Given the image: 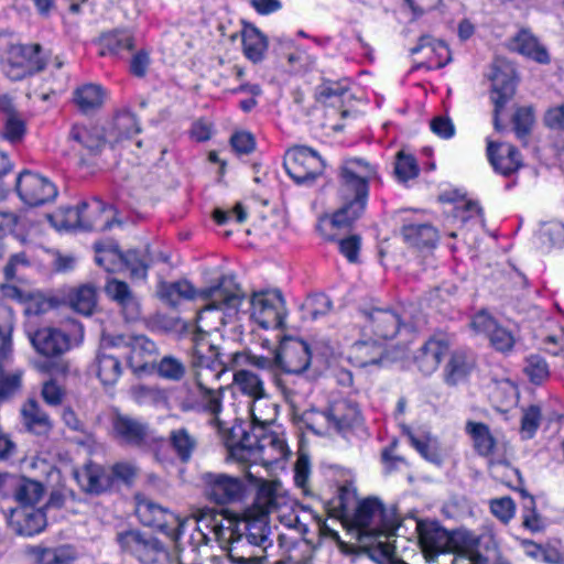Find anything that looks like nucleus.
Masks as SVG:
<instances>
[{
  "mask_svg": "<svg viewBox=\"0 0 564 564\" xmlns=\"http://www.w3.org/2000/svg\"><path fill=\"white\" fill-rule=\"evenodd\" d=\"M227 556L234 564H264L267 550L231 531Z\"/></svg>",
  "mask_w": 564,
  "mask_h": 564,
  "instance_id": "16",
  "label": "nucleus"
},
{
  "mask_svg": "<svg viewBox=\"0 0 564 564\" xmlns=\"http://www.w3.org/2000/svg\"><path fill=\"white\" fill-rule=\"evenodd\" d=\"M167 440L172 451L183 464L192 459L198 445L197 437L186 427L172 430Z\"/></svg>",
  "mask_w": 564,
  "mask_h": 564,
  "instance_id": "28",
  "label": "nucleus"
},
{
  "mask_svg": "<svg viewBox=\"0 0 564 564\" xmlns=\"http://www.w3.org/2000/svg\"><path fill=\"white\" fill-rule=\"evenodd\" d=\"M205 332L197 327L192 338L191 365L195 371L197 384L210 379L218 380L227 370L226 362L223 360L218 348L205 341Z\"/></svg>",
  "mask_w": 564,
  "mask_h": 564,
  "instance_id": "6",
  "label": "nucleus"
},
{
  "mask_svg": "<svg viewBox=\"0 0 564 564\" xmlns=\"http://www.w3.org/2000/svg\"><path fill=\"white\" fill-rule=\"evenodd\" d=\"M474 361L465 352L455 351L446 365L445 381L449 386H455L464 380L470 372Z\"/></svg>",
  "mask_w": 564,
  "mask_h": 564,
  "instance_id": "36",
  "label": "nucleus"
},
{
  "mask_svg": "<svg viewBox=\"0 0 564 564\" xmlns=\"http://www.w3.org/2000/svg\"><path fill=\"white\" fill-rule=\"evenodd\" d=\"M113 129L121 139H129L141 130L135 115L130 111L119 112L115 117Z\"/></svg>",
  "mask_w": 564,
  "mask_h": 564,
  "instance_id": "48",
  "label": "nucleus"
},
{
  "mask_svg": "<svg viewBox=\"0 0 564 564\" xmlns=\"http://www.w3.org/2000/svg\"><path fill=\"white\" fill-rule=\"evenodd\" d=\"M204 497L218 506L241 502L247 494L242 477L225 473L206 471L200 475Z\"/></svg>",
  "mask_w": 564,
  "mask_h": 564,
  "instance_id": "5",
  "label": "nucleus"
},
{
  "mask_svg": "<svg viewBox=\"0 0 564 564\" xmlns=\"http://www.w3.org/2000/svg\"><path fill=\"white\" fill-rule=\"evenodd\" d=\"M195 519L198 523L209 528L217 535L223 531V512L214 508H202L195 512Z\"/></svg>",
  "mask_w": 564,
  "mask_h": 564,
  "instance_id": "54",
  "label": "nucleus"
},
{
  "mask_svg": "<svg viewBox=\"0 0 564 564\" xmlns=\"http://www.w3.org/2000/svg\"><path fill=\"white\" fill-rule=\"evenodd\" d=\"M3 137L12 143L20 141L25 134V123L20 115L11 113L8 118H3Z\"/></svg>",
  "mask_w": 564,
  "mask_h": 564,
  "instance_id": "55",
  "label": "nucleus"
},
{
  "mask_svg": "<svg viewBox=\"0 0 564 564\" xmlns=\"http://www.w3.org/2000/svg\"><path fill=\"white\" fill-rule=\"evenodd\" d=\"M87 208L88 204L86 202H82L76 207L68 208L66 214L67 220L73 221V226L82 230H96L98 227L94 223L86 220L84 217V213Z\"/></svg>",
  "mask_w": 564,
  "mask_h": 564,
  "instance_id": "59",
  "label": "nucleus"
},
{
  "mask_svg": "<svg viewBox=\"0 0 564 564\" xmlns=\"http://www.w3.org/2000/svg\"><path fill=\"white\" fill-rule=\"evenodd\" d=\"M12 480H14L13 496L21 508H31L42 499L45 489L40 481L25 477L18 479L12 477Z\"/></svg>",
  "mask_w": 564,
  "mask_h": 564,
  "instance_id": "29",
  "label": "nucleus"
},
{
  "mask_svg": "<svg viewBox=\"0 0 564 564\" xmlns=\"http://www.w3.org/2000/svg\"><path fill=\"white\" fill-rule=\"evenodd\" d=\"M490 510L498 519L507 523L514 514L513 500L509 497L494 499L490 502Z\"/></svg>",
  "mask_w": 564,
  "mask_h": 564,
  "instance_id": "60",
  "label": "nucleus"
},
{
  "mask_svg": "<svg viewBox=\"0 0 564 564\" xmlns=\"http://www.w3.org/2000/svg\"><path fill=\"white\" fill-rule=\"evenodd\" d=\"M352 523L360 541L387 535L389 530L386 523L384 507L378 498H367L360 501L356 508Z\"/></svg>",
  "mask_w": 564,
  "mask_h": 564,
  "instance_id": "9",
  "label": "nucleus"
},
{
  "mask_svg": "<svg viewBox=\"0 0 564 564\" xmlns=\"http://www.w3.org/2000/svg\"><path fill=\"white\" fill-rule=\"evenodd\" d=\"M487 155L496 172L508 176L521 166L520 153L512 144L488 142Z\"/></svg>",
  "mask_w": 564,
  "mask_h": 564,
  "instance_id": "18",
  "label": "nucleus"
},
{
  "mask_svg": "<svg viewBox=\"0 0 564 564\" xmlns=\"http://www.w3.org/2000/svg\"><path fill=\"white\" fill-rule=\"evenodd\" d=\"M200 397H202V403L205 411L209 412L214 415L215 423L219 424L220 421L218 419V414L221 412V394L223 389H212L207 388L204 384V381L200 382V384H197Z\"/></svg>",
  "mask_w": 564,
  "mask_h": 564,
  "instance_id": "47",
  "label": "nucleus"
},
{
  "mask_svg": "<svg viewBox=\"0 0 564 564\" xmlns=\"http://www.w3.org/2000/svg\"><path fill=\"white\" fill-rule=\"evenodd\" d=\"M41 52L40 44L11 45L3 62V72L10 79L21 80L43 70L46 61L40 55Z\"/></svg>",
  "mask_w": 564,
  "mask_h": 564,
  "instance_id": "7",
  "label": "nucleus"
},
{
  "mask_svg": "<svg viewBox=\"0 0 564 564\" xmlns=\"http://www.w3.org/2000/svg\"><path fill=\"white\" fill-rule=\"evenodd\" d=\"M9 525L18 535L32 536L46 527V517L42 509L18 508L11 511Z\"/></svg>",
  "mask_w": 564,
  "mask_h": 564,
  "instance_id": "21",
  "label": "nucleus"
},
{
  "mask_svg": "<svg viewBox=\"0 0 564 564\" xmlns=\"http://www.w3.org/2000/svg\"><path fill=\"white\" fill-rule=\"evenodd\" d=\"M279 482H263L258 490L254 502L237 519L235 533L247 541L257 543L264 550L273 546L271 540L270 513L279 508Z\"/></svg>",
  "mask_w": 564,
  "mask_h": 564,
  "instance_id": "2",
  "label": "nucleus"
},
{
  "mask_svg": "<svg viewBox=\"0 0 564 564\" xmlns=\"http://www.w3.org/2000/svg\"><path fill=\"white\" fill-rule=\"evenodd\" d=\"M356 358L359 360L361 367L370 365H378L384 354V348L378 339H375L372 344L367 340H361L356 344Z\"/></svg>",
  "mask_w": 564,
  "mask_h": 564,
  "instance_id": "45",
  "label": "nucleus"
},
{
  "mask_svg": "<svg viewBox=\"0 0 564 564\" xmlns=\"http://www.w3.org/2000/svg\"><path fill=\"white\" fill-rule=\"evenodd\" d=\"M347 86L341 83H335L329 79H324L323 83L316 88V99L319 102H327L333 97H340L347 93Z\"/></svg>",
  "mask_w": 564,
  "mask_h": 564,
  "instance_id": "58",
  "label": "nucleus"
},
{
  "mask_svg": "<svg viewBox=\"0 0 564 564\" xmlns=\"http://www.w3.org/2000/svg\"><path fill=\"white\" fill-rule=\"evenodd\" d=\"M328 423L338 432L348 430L358 423L360 413L356 403L348 400L334 402L324 413Z\"/></svg>",
  "mask_w": 564,
  "mask_h": 564,
  "instance_id": "23",
  "label": "nucleus"
},
{
  "mask_svg": "<svg viewBox=\"0 0 564 564\" xmlns=\"http://www.w3.org/2000/svg\"><path fill=\"white\" fill-rule=\"evenodd\" d=\"M541 421V409L538 405H530L529 408L523 410V414L521 417V432L527 435V437H532L535 431L538 430Z\"/></svg>",
  "mask_w": 564,
  "mask_h": 564,
  "instance_id": "56",
  "label": "nucleus"
},
{
  "mask_svg": "<svg viewBox=\"0 0 564 564\" xmlns=\"http://www.w3.org/2000/svg\"><path fill=\"white\" fill-rule=\"evenodd\" d=\"M544 123L554 130H564V104L549 109L544 115Z\"/></svg>",
  "mask_w": 564,
  "mask_h": 564,
  "instance_id": "64",
  "label": "nucleus"
},
{
  "mask_svg": "<svg viewBox=\"0 0 564 564\" xmlns=\"http://www.w3.org/2000/svg\"><path fill=\"white\" fill-rule=\"evenodd\" d=\"M22 386V371L13 373L0 372V403L13 397Z\"/></svg>",
  "mask_w": 564,
  "mask_h": 564,
  "instance_id": "52",
  "label": "nucleus"
},
{
  "mask_svg": "<svg viewBox=\"0 0 564 564\" xmlns=\"http://www.w3.org/2000/svg\"><path fill=\"white\" fill-rule=\"evenodd\" d=\"M250 303L252 306V316L260 318L265 315H272L274 326L278 328L284 327V316L281 313L284 300L280 291L254 292L251 296Z\"/></svg>",
  "mask_w": 564,
  "mask_h": 564,
  "instance_id": "20",
  "label": "nucleus"
},
{
  "mask_svg": "<svg viewBox=\"0 0 564 564\" xmlns=\"http://www.w3.org/2000/svg\"><path fill=\"white\" fill-rule=\"evenodd\" d=\"M135 514L143 525L156 528L162 532H166L171 520H175L169 509L149 498H138Z\"/></svg>",
  "mask_w": 564,
  "mask_h": 564,
  "instance_id": "22",
  "label": "nucleus"
},
{
  "mask_svg": "<svg viewBox=\"0 0 564 564\" xmlns=\"http://www.w3.org/2000/svg\"><path fill=\"white\" fill-rule=\"evenodd\" d=\"M68 301L77 313L91 315L97 304L96 289L91 284H84L69 294Z\"/></svg>",
  "mask_w": 564,
  "mask_h": 564,
  "instance_id": "38",
  "label": "nucleus"
},
{
  "mask_svg": "<svg viewBox=\"0 0 564 564\" xmlns=\"http://www.w3.org/2000/svg\"><path fill=\"white\" fill-rule=\"evenodd\" d=\"M466 432L471 436L474 446L479 455L488 456L492 453L496 440L487 424L468 421Z\"/></svg>",
  "mask_w": 564,
  "mask_h": 564,
  "instance_id": "37",
  "label": "nucleus"
},
{
  "mask_svg": "<svg viewBox=\"0 0 564 564\" xmlns=\"http://www.w3.org/2000/svg\"><path fill=\"white\" fill-rule=\"evenodd\" d=\"M340 186L339 195L340 199H368L369 194V178L366 175L354 174L350 172H339Z\"/></svg>",
  "mask_w": 564,
  "mask_h": 564,
  "instance_id": "26",
  "label": "nucleus"
},
{
  "mask_svg": "<svg viewBox=\"0 0 564 564\" xmlns=\"http://www.w3.org/2000/svg\"><path fill=\"white\" fill-rule=\"evenodd\" d=\"M366 322L362 326L364 334H370L377 337L378 340L392 339L401 328L415 332L421 326V314H412L411 312L403 311L398 314L392 310L383 308H361Z\"/></svg>",
  "mask_w": 564,
  "mask_h": 564,
  "instance_id": "4",
  "label": "nucleus"
},
{
  "mask_svg": "<svg viewBox=\"0 0 564 564\" xmlns=\"http://www.w3.org/2000/svg\"><path fill=\"white\" fill-rule=\"evenodd\" d=\"M96 373L102 384H115L122 373L119 358L112 354L100 351L95 360Z\"/></svg>",
  "mask_w": 564,
  "mask_h": 564,
  "instance_id": "32",
  "label": "nucleus"
},
{
  "mask_svg": "<svg viewBox=\"0 0 564 564\" xmlns=\"http://www.w3.org/2000/svg\"><path fill=\"white\" fill-rule=\"evenodd\" d=\"M23 424L28 431L36 435H45L51 429L52 424L48 415L41 409L39 402L34 399H29L21 409Z\"/></svg>",
  "mask_w": 564,
  "mask_h": 564,
  "instance_id": "25",
  "label": "nucleus"
},
{
  "mask_svg": "<svg viewBox=\"0 0 564 564\" xmlns=\"http://www.w3.org/2000/svg\"><path fill=\"white\" fill-rule=\"evenodd\" d=\"M534 122V110L531 106L517 108L512 116V124L516 135L518 139L523 141L524 144L528 142V138L531 134Z\"/></svg>",
  "mask_w": 564,
  "mask_h": 564,
  "instance_id": "44",
  "label": "nucleus"
},
{
  "mask_svg": "<svg viewBox=\"0 0 564 564\" xmlns=\"http://www.w3.org/2000/svg\"><path fill=\"white\" fill-rule=\"evenodd\" d=\"M111 435L121 445L142 447L149 436V426L138 419L116 412L111 417Z\"/></svg>",
  "mask_w": 564,
  "mask_h": 564,
  "instance_id": "14",
  "label": "nucleus"
},
{
  "mask_svg": "<svg viewBox=\"0 0 564 564\" xmlns=\"http://www.w3.org/2000/svg\"><path fill=\"white\" fill-rule=\"evenodd\" d=\"M231 436L238 438L237 443L231 446V452L239 459H247L245 453L249 455L262 448L258 437L245 430L242 425L234 426L231 429Z\"/></svg>",
  "mask_w": 564,
  "mask_h": 564,
  "instance_id": "41",
  "label": "nucleus"
},
{
  "mask_svg": "<svg viewBox=\"0 0 564 564\" xmlns=\"http://www.w3.org/2000/svg\"><path fill=\"white\" fill-rule=\"evenodd\" d=\"M514 68L506 61H496L492 66L491 101L494 109V126L497 131L502 129L499 120L500 112L516 94Z\"/></svg>",
  "mask_w": 564,
  "mask_h": 564,
  "instance_id": "11",
  "label": "nucleus"
},
{
  "mask_svg": "<svg viewBox=\"0 0 564 564\" xmlns=\"http://www.w3.org/2000/svg\"><path fill=\"white\" fill-rule=\"evenodd\" d=\"M107 295L116 301L121 308L130 315L131 318H135L139 314V304L129 285L120 280H109L105 286Z\"/></svg>",
  "mask_w": 564,
  "mask_h": 564,
  "instance_id": "27",
  "label": "nucleus"
},
{
  "mask_svg": "<svg viewBox=\"0 0 564 564\" xmlns=\"http://www.w3.org/2000/svg\"><path fill=\"white\" fill-rule=\"evenodd\" d=\"M312 318L327 314L332 310V301L325 294H316L312 296L307 303Z\"/></svg>",
  "mask_w": 564,
  "mask_h": 564,
  "instance_id": "63",
  "label": "nucleus"
},
{
  "mask_svg": "<svg viewBox=\"0 0 564 564\" xmlns=\"http://www.w3.org/2000/svg\"><path fill=\"white\" fill-rule=\"evenodd\" d=\"M234 383L242 393L254 400L265 397L262 379L250 370L241 369L236 371L234 373Z\"/></svg>",
  "mask_w": 564,
  "mask_h": 564,
  "instance_id": "40",
  "label": "nucleus"
},
{
  "mask_svg": "<svg viewBox=\"0 0 564 564\" xmlns=\"http://www.w3.org/2000/svg\"><path fill=\"white\" fill-rule=\"evenodd\" d=\"M75 477L82 488L94 495H100L113 487L110 468L95 463H88Z\"/></svg>",
  "mask_w": 564,
  "mask_h": 564,
  "instance_id": "19",
  "label": "nucleus"
},
{
  "mask_svg": "<svg viewBox=\"0 0 564 564\" xmlns=\"http://www.w3.org/2000/svg\"><path fill=\"white\" fill-rule=\"evenodd\" d=\"M518 51L540 64H549L550 56L546 48L538 42V40L528 33H522L517 37Z\"/></svg>",
  "mask_w": 564,
  "mask_h": 564,
  "instance_id": "43",
  "label": "nucleus"
},
{
  "mask_svg": "<svg viewBox=\"0 0 564 564\" xmlns=\"http://www.w3.org/2000/svg\"><path fill=\"white\" fill-rule=\"evenodd\" d=\"M159 297L171 306H176L181 299L193 300L196 296L208 301L206 311L226 308L237 312L245 299V293L234 275H223L214 286L196 291L186 280L161 282L158 286Z\"/></svg>",
  "mask_w": 564,
  "mask_h": 564,
  "instance_id": "1",
  "label": "nucleus"
},
{
  "mask_svg": "<svg viewBox=\"0 0 564 564\" xmlns=\"http://www.w3.org/2000/svg\"><path fill=\"white\" fill-rule=\"evenodd\" d=\"M15 191L19 198L32 207L50 203L57 196V188L48 178L30 170H23L18 175Z\"/></svg>",
  "mask_w": 564,
  "mask_h": 564,
  "instance_id": "12",
  "label": "nucleus"
},
{
  "mask_svg": "<svg viewBox=\"0 0 564 564\" xmlns=\"http://www.w3.org/2000/svg\"><path fill=\"white\" fill-rule=\"evenodd\" d=\"M158 373L165 379L178 381L185 373L184 365L172 356H165L156 364Z\"/></svg>",
  "mask_w": 564,
  "mask_h": 564,
  "instance_id": "51",
  "label": "nucleus"
},
{
  "mask_svg": "<svg viewBox=\"0 0 564 564\" xmlns=\"http://www.w3.org/2000/svg\"><path fill=\"white\" fill-rule=\"evenodd\" d=\"M29 337L34 349L45 357L61 356L70 347L69 336L54 327L40 328Z\"/></svg>",
  "mask_w": 564,
  "mask_h": 564,
  "instance_id": "15",
  "label": "nucleus"
},
{
  "mask_svg": "<svg viewBox=\"0 0 564 564\" xmlns=\"http://www.w3.org/2000/svg\"><path fill=\"white\" fill-rule=\"evenodd\" d=\"M488 337L492 347L501 352L510 351L516 343L512 333L498 324L488 334Z\"/></svg>",
  "mask_w": 564,
  "mask_h": 564,
  "instance_id": "53",
  "label": "nucleus"
},
{
  "mask_svg": "<svg viewBox=\"0 0 564 564\" xmlns=\"http://www.w3.org/2000/svg\"><path fill=\"white\" fill-rule=\"evenodd\" d=\"M449 349L448 341L443 336L430 337L414 356V362L423 375L433 373L440 366L442 358Z\"/></svg>",
  "mask_w": 564,
  "mask_h": 564,
  "instance_id": "17",
  "label": "nucleus"
},
{
  "mask_svg": "<svg viewBox=\"0 0 564 564\" xmlns=\"http://www.w3.org/2000/svg\"><path fill=\"white\" fill-rule=\"evenodd\" d=\"M100 44L102 46L101 55H119L123 51L133 50L134 40L131 31L120 29L104 33L100 37Z\"/></svg>",
  "mask_w": 564,
  "mask_h": 564,
  "instance_id": "31",
  "label": "nucleus"
},
{
  "mask_svg": "<svg viewBox=\"0 0 564 564\" xmlns=\"http://www.w3.org/2000/svg\"><path fill=\"white\" fill-rule=\"evenodd\" d=\"M524 371L534 384L542 383L550 375L547 362L539 355H531L527 358Z\"/></svg>",
  "mask_w": 564,
  "mask_h": 564,
  "instance_id": "50",
  "label": "nucleus"
},
{
  "mask_svg": "<svg viewBox=\"0 0 564 564\" xmlns=\"http://www.w3.org/2000/svg\"><path fill=\"white\" fill-rule=\"evenodd\" d=\"M283 165L297 184L314 182L324 169V162L317 152L305 145L290 149L284 155Z\"/></svg>",
  "mask_w": 564,
  "mask_h": 564,
  "instance_id": "8",
  "label": "nucleus"
},
{
  "mask_svg": "<svg viewBox=\"0 0 564 564\" xmlns=\"http://www.w3.org/2000/svg\"><path fill=\"white\" fill-rule=\"evenodd\" d=\"M116 541L123 553L133 556L141 564H184L176 544V555L156 536L138 529L119 531Z\"/></svg>",
  "mask_w": 564,
  "mask_h": 564,
  "instance_id": "3",
  "label": "nucleus"
},
{
  "mask_svg": "<svg viewBox=\"0 0 564 564\" xmlns=\"http://www.w3.org/2000/svg\"><path fill=\"white\" fill-rule=\"evenodd\" d=\"M419 166L414 156L405 154L403 151L398 152L394 164V174L401 182L414 178L419 174Z\"/></svg>",
  "mask_w": 564,
  "mask_h": 564,
  "instance_id": "49",
  "label": "nucleus"
},
{
  "mask_svg": "<svg viewBox=\"0 0 564 564\" xmlns=\"http://www.w3.org/2000/svg\"><path fill=\"white\" fill-rule=\"evenodd\" d=\"M40 564H72L75 556L70 549L62 547H37L35 551Z\"/></svg>",
  "mask_w": 564,
  "mask_h": 564,
  "instance_id": "46",
  "label": "nucleus"
},
{
  "mask_svg": "<svg viewBox=\"0 0 564 564\" xmlns=\"http://www.w3.org/2000/svg\"><path fill=\"white\" fill-rule=\"evenodd\" d=\"M230 144L238 154H249L256 148V141L250 132H236L230 138Z\"/></svg>",
  "mask_w": 564,
  "mask_h": 564,
  "instance_id": "61",
  "label": "nucleus"
},
{
  "mask_svg": "<svg viewBox=\"0 0 564 564\" xmlns=\"http://www.w3.org/2000/svg\"><path fill=\"white\" fill-rule=\"evenodd\" d=\"M361 239L357 235H351L339 241V250L349 262H357L360 250Z\"/></svg>",
  "mask_w": 564,
  "mask_h": 564,
  "instance_id": "62",
  "label": "nucleus"
},
{
  "mask_svg": "<svg viewBox=\"0 0 564 564\" xmlns=\"http://www.w3.org/2000/svg\"><path fill=\"white\" fill-rule=\"evenodd\" d=\"M109 468L113 485L119 481L130 485L138 474V468L133 464L126 462L117 463Z\"/></svg>",
  "mask_w": 564,
  "mask_h": 564,
  "instance_id": "57",
  "label": "nucleus"
},
{
  "mask_svg": "<svg viewBox=\"0 0 564 564\" xmlns=\"http://www.w3.org/2000/svg\"><path fill=\"white\" fill-rule=\"evenodd\" d=\"M403 239L416 248H431L438 239L437 230L430 224H410L402 227Z\"/></svg>",
  "mask_w": 564,
  "mask_h": 564,
  "instance_id": "30",
  "label": "nucleus"
},
{
  "mask_svg": "<svg viewBox=\"0 0 564 564\" xmlns=\"http://www.w3.org/2000/svg\"><path fill=\"white\" fill-rule=\"evenodd\" d=\"M74 101L82 112H93L104 104L102 88L94 84L84 85L75 90Z\"/></svg>",
  "mask_w": 564,
  "mask_h": 564,
  "instance_id": "35",
  "label": "nucleus"
},
{
  "mask_svg": "<svg viewBox=\"0 0 564 564\" xmlns=\"http://www.w3.org/2000/svg\"><path fill=\"white\" fill-rule=\"evenodd\" d=\"M113 346L124 345L130 349L127 357L129 367L134 373H149L156 367V345L148 337L140 335L126 340L123 336H119L113 340Z\"/></svg>",
  "mask_w": 564,
  "mask_h": 564,
  "instance_id": "13",
  "label": "nucleus"
},
{
  "mask_svg": "<svg viewBox=\"0 0 564 564\" xmlns=\"http://www.w3.org/2000/svg\"><path fill=\"white\" fill-rule=\"evenodd\" d=\"M341 207L330 218V224L335 228L349 227L361 217L367 205V200L362 199H341Z\"/></svg>",
  "mask_w": 564,
  "mask_h": 564,
  "instance_id": "34",
  "label": "nucleus"
},
{
  "mask_svg": "<svg viewBox=\"0 0 564 564\" xmlns=\"http://www.w3.org/2000/svg\"><path fill=\"white\" fill-rule=\"evenodd\" d=\"M310 345L303 339L284 336L274 352V365L286 373L302 375L311 366Z\"/></svg>",
  "mask_w": 564,
  "mask_h": 564,
  "instance_id": "10",
  "label": "nucleus"
},
{
  "mask_svg": "<svg viewBox=\"0 0 564 564\" xmlns=\"http://www.w3.org/2000/svg\"><path fill=\"white\" fill-rule=\"evenodd\" d=\"M69 137L80 143L91 158L98 156L107 145L105 131L101 127H73Z\"/></svg>",
  "mask_w": 564,
  "mask_h": 564,
  "instance_id": "24",
  "label": "nucleus"
},
{
  "mask_svg": "<svg viewBox=\"0 0 564 564\" xmlns=\"http://www.w3.org/2000/svg\"><path fill=\"white\" fill-rule=\"evenodd\" d=\"M148 251V247L144 252L137 249H130L127 252H122L119 260L130 270L132 276L145 278L151 263Z\"/></svg>",
  "mask_w": 564,
  "mask_h": 564,
  "instance_id": "42",
  "label": "nucleus"
},
{
  "mask_svg": "<svg viewBox=\"0 0 564 564\" xmlns=\"http://www.w3.org/2000/svg\"><path fill=\"white\" fill-rule=\"evenodd\" d=\"M242 45L245 55L253 63H258L264 57L268 41L257 28L247 25L242 33Z\"/></svg>",
  "mask_w": 564,
  "mask_h": 564,
  "instance_id": "33",
  "label": "nucleus"
},
{
  "mask_svg": "<svg viewBox=\"0 0 564 564\" xmlns=\"http://www.w3.org/2000/svg\"><path fill=\"white\" fill-rule=\"evenodd\" d=\"M13 327L14 314L12 308L0 303V362L11 354Z\"/></svg>",
  "mask_w": 564,
  "mask_h": 564,
  "instance_id": "39",
  "label": "nucleus"
}]
</instances>
